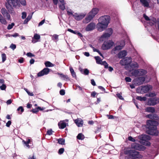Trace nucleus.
Returning <instances> with one entry per match:
<instances>
[{"mask_svg": "<svg viewBox=\"0 0 159 159\" xmlns=\"http://www.w3.org/2000/svg\"><path fill=\"white\" fill-rule=\"evenodd\" d=\"M68 120H62L60 121L58 123V125L60 129H64L67 124Z\"/></svg>", "mask_w": 159, "mask_h": 159, "instance_id": "20", "label": "nucleus"}, {"mask_svg": "<svg viewBox=\"0 0 159 159\" xmlns=\"http://www.w3.org/2000/svg\"><path fill=\"white\" fill-rule=\"evenodd\" d=\"M26 55L29 57H32L34 56V55L30 52H28L27 53Z\"/></svg>", "mask_w": 159, "mask_h": 159, "instance_id": "62", "label": "nucleus"}, {"mask_svg": "<svg viewBox=\"0 0 159 159\" xmlns=\"http://www.w3.org/2000/svg\"><path fill=\"white\" fill-rule=\"evenodd\" d=\"M114 44V42L111 40H107L104 41L102 46V48L103 50H106L110 49Z\"/></svg>", "mask_w": 159, "mask_h": 159, "instance_id": "12", "label": "nucleus"}, {"mask_svg": "<svg viewBox=\"0 0 159 159\" xmlns=\"http://www.w3.org/2000/svg\"><path fill=\"white\" fill-rule=\"evenodd\" d=\"M132 58L130 57H126L125 58L121 60L120 61V63L123 66H125V68L126 69L129 70V65L132 62Z\"/></svg>", "mask_w": 159, "mask_h": 159, "instance_id": "7", "label": "nucleus"}, {"mask_svg": "<svg viewBox=\"0 0 159 159\" xmlns=\"http://www.w3.org/2000/svg\"><path fill=\"white\" fill-rule=\"evenodd\" d=\"M6 85L3 84L0 86V88L2 90H4L6 89Z\"/></svg>", "mask_w": 159, "mask_h": 159, "instance_id": "49", "label": "nucleus"}, {"mask_svg": "<svg viewBox=\"0 0 159 159\" xmlns=\"http://www.w3.org/2000/svg\"><path fill=\"white\" fill-rule=\"evenodd\" d=\"M159 103V98H152L148 100L147 104L149 106H154Z\"/></svg>", "mask_w": 159, "mask_h": 159, "instance_id": "14", "label": "nucleus"}, {"mask_svg": "<svg viewBox=\"0 0 159 159\" xmlns=\"http://www.w3.org/2000/svg\"><path fill=\"white\" fill-rule=\"evenodd\" d=\"M57 74L60 75V77L63 80H65L66 81L70 80L69 77L67 75H65L63 74L59 73H58Z\"/></svg>", "mask_w": 159, "mask_h": 159, "instance_id": "30", "label": "nucleus"}, {"mask_svg": "<svg viewBox=\"0 0 159 159\" xmlns=\"http://www.w3.org/2000/svg\"><path fill=\"white\" fill-rule=\"evenodd\" d=\"M67 14L69 15H71L73 16V15H74L73 14V12L71 11L70 10H67Z\"/></svg>", "mask_w": 159, "mask_h": 159, "instance_id": "48", "label": "nucleus"}, {"mask_svg": "<svg viewBox=\"0 0 159 159\" xmlns=\"http://www.w3.org/2000/svg\"><path fill=\"white\" fill-rule=\"evenodd\" d=\"M20 4L23 6H25L26 5V2L25 0H19Z\"/></svg>", "mask_w": 159, "mask_h": 159, "instance_id": "44", "label": "nucleus"}, {"mask_svg": "<svg viewBox=\"0 0 159 159\" xmlns=\"http://www.w3.org/2000/svg\"><path fill=\"white\" fill-rule=\"evenodd\" d=\"M40 38V36L39 34H34V37L32 38V42L33 43H36L39 41V40Z\"/></svg>", "mask_w": 159, "mask_h": 159, "instance_id": "22", "label": "nucleus"}, {"mask_svg": "<svg viewBox=\"0 0 159 159\" xmlns=\"http://www.w3.org/2000/svg\"><path fill=\"white\" fill-rule=\"evenodd\" d=\"M14 25L15 24L13 23H11V24H9L7 26V29L8 30L11 29Z\"/></svg>", "mask_w": 159, "mask_h": 159, "instance_id": "39", "label": "nucleus"}, {"mask_svg": "<svg viewBox=\"0 0 159 159\" xmlns=\"http://www.w3.org/2000/svg\"><path fill=\"white\" fill-rule=\"evenodd\" d=\"M158 122L155 120H149L147 122V128L148 129L147 132L148 134L152 135H157L158 132L157 129V125Z\"/></svg>", "mask_w": 159, "mask_h": 159, "instance_id": "2", "label": "nucleus"}, {"mask_svg": "<svg viewBox=\"0 0 159 159\" xmlns=\"http://www.w3.org/2000/svg\"><path fill=\"white\" fill-rule=\"evenodd\" d=\"M45 21V19H43L42 21H41L40 22V23H39V26H40L43 25Z\"/></svg>", "mask_w": 159, "mask_h": 159, "instance_id": "58", "label": "nucleus"}, {"mask_svg": "<svg viewBox=\"0 0 159 159\" xmlns=\"http://www.w3.org/2000/svg\"><path fill=\"white\" fill-rule=\"evenodd\" d=\"M113 30L111 28H109L103 33L100 38L99 40L101 41H103L106 39L109 38L112 34Z\"/></svg>", "mask_w": 159, "mask_h": 159, "instance_id": "6", "label": "nucleus"}, {"mask_svg": "<svg viewBox=\"0 0 159 159\" xmlns=\"http://www.w3.org/2000/svg\"><path fill=\"white\" fill-rule=\"evenodd\" d=\"M52 39L53 40H56V41H57L58 39V35L57 34H54L52 36Z\"/></svg>", "mask_w": 159, "mask_h": 159, "instance_id": "38", "label": "nucleus"}, {"mask_svg": "<svg viewBox=\"0 0 159 159\" xmlns=\"http://www.w3.org/2000/svg\"><path fill=\"white\" fill-rule=\"evenodd\" d=\"M147 73L146 70L143 69H138L133 70L131 73L132 75L135 77L144 75Z\"/></svg>", "mask_w": 159, "mask_h": 159, "instance_id": "11", "label": "nucleus"}, {"mask_svg": "<svg viewBox=\"0 0 159 159\" xmlns=\"http://www.w3.org/2000/svg\"><path fill=\"white\" fill-rule=\"evenodd\" d=\"M125 80L127 82H130L131 81V79L128 77H127L125 78Z\"/></svg>", "mask_w": 159, "mask_h": 159, "instance_id": "53", "label": "nucleus"}, {"mask_svg": "<svg viewBox=\"0 0 159 159\" xmlns=\"http://www.w3.org/2000/svg\"><path fill=\"white\" fill-rule=\"evenodd\" d=\"M138 138L140 139V142L141 143L148 146L150 145V143L148 141V140L150 139V137L148 135H141L138 136Z\"/></svg>", "mask_w": 159, "mask_h": 159, "instance_id": "5", "label": "nucleus"}, {"mask_svg": "<svg viewBox=\"0 0 159 159\" xmlns=\"http://www.w3.org/2000/svg\"><path fill=\"white\" fill-rule=\"evenodd\" d=\"M67 30L71 33H72L73 34H76V32L74 31L73 30L70 29H68V30Z\"/></svg>", "mask_w": 159, "mask_h": 159, "instance_id": "55", "label": "nucleus"}, {"mask_svg": "<svg viewBox=\"0 0 159 159\" xmlns=\"http://www.w3.org/2000/svg\"><path fill=\"white\" fill-rule=\"evenodd\" d=\"M146 116L147 118L157 120L159 119L157 115L156 114H149L147 115Z\"/></svg>", "mask_w": 159, "mask_h": 159, "instance_id": "25", "label": "nucleus"}, {"mask_svg": "<svg viewBox=\"0 0 159 159\" xmlns=\"http://www.w3.org/2000/svg\"><path fill=\"white\" fill-rule=\"evenodd\" d=\"M128 139L129 140L132 142L135 141V140L131 136H129V137Z\"/></svg>", "mask_w": 159, "mask_h": 159, "instance_id": "57", "label": "nucleus"}, {"mask_svg": "<svg viewBox=\"0 0 159 159\" xmlns=\"http://www.w3.org/2000/svg\"><path fill=\"white\" fill-rule=\"evenodd\" d=\"M140 2L144 7H149L150 0H140Z\"/></svg>", "mask_w": 159, "mask_h": 159, "instance_id": "23", "label": "nucleus"}, {"mask_svg": "<svg viewBox=\"0 0 159 159\" xmlns=\"http://www.w3.org/2000/svg\"><path fill=\"white\" fill-rule=\"evenodd\" d=\"M143 16L145 19L148 21V23L150 25H152L156 23L157 20L155 18H152V19H150L144 14H143Z\"/></svg>", "mask_w": 159, "mask_h": 159, "instance_id": "17", "label": "nucleus"}, {"mask_svg": "<svg viewBox=\"0 0 159 159\" xmlns=\"http://www.w3.org/2000/svg\"><path fill=\"white\" fill-rule=\"evenodd\" d=\"M145 80L144 77H141L134 79L132 82L136 85H139L143 84Z\"/></svg>", "mask_w": 159, "mask_h": 159, "instance_id": "15", "label": "nucleus"}, {"mask_svg": "<svg viewBox=\"0 0 159 159\" xmlns=\"http://www.w3.org/2000/svg\"><path fill=\"white\" fill-rule=\"evenodd\" d=\"M60 93L61 95H64L65 94V91L64 89H61L60 91Z\"/></svg>", "mask_w": 159, "mask_h": 159, "instance_id": "54", "label": "nucleus"}, {"mask_svg": "<svg viewBox=\"0 0 159 159\" xmlns=\"http://www.w3.org/2000/svg\"><path fill=\"white\" fill-rule=\"evenodd\" d=\"M18 111H19L20 110V111L21 112V113H20V114H21L22 112H23L24 111V109L23 107L21 106L19 107L17 109Z\"/></svg>", "mask_w": 159, "mask_h": 159, "instance_id": "51", "label": "nucleus"}, {"mask_svg": "<svg viewBox=\"0 0 159 159\" xmlns=\"http://www.w3.org/2000/svg\"><path fill=\"white\" fill-rule=\"evenodd\" d=\"M101 64L103 65L104 66L105 68H108V65L106 61H104L103 62H102V63Z\"/></svg>", "mask_w": 159, "mask_h": 159, "instance_id": "45", "label": "nucleus"}, {"mask_svg": "<svg viewBox=\"0 0 159 159\" xmlns=\"http://www.w3.org/2000/svg\"><path fill=\"white\" fill-rule=\"evenodd\" d=\"M45 65L46 67H53L54 66V65L49 61H46L45 63Z\"/></svg>", "mask_w": 159, "mask_h": 159, "instance_id": "33", "label": "nucleus"}, {"mask_svg": "<svg viewBox=\"0 0 159 159\" xmlns=\"http://www.w3.org/2000/svg\"><path fill=\"white\" fill-rule=\"evenodd\" d=\"M146 95L149 97H153L155 96L156 95V94L155 93H150L148 94H147Z\"/></svg>", "mask_w": 159, "mask_h": 159, "instance_id": "42", "label": "nucleus"}, {"mask_svg": "<svg viewBox=\"0 0 159 159\" xmlns=\"http://www.w3.org/2000/svg\"><path fill=\"white\" fill-rule=\"evenodd\" d=\"M7 4L6 5V8L8 10V11H10V9L12 7H16L17 6L20 5L19 3L18 0H6Z\"/></svg>", "mask_w": 159, "mask_h": 159, "instance_id": "8", "label": "nucleus"}, {"mask_svg": "<svg viewBox=\"0 0 159 159\" xmlns=\"http://www.w3.org/2000/svg\"><path fill=\"white\" fill-rule=\"evenodd\" d=\"M131 147L132 149L140 151H143L146 149L144 146L136 143H133L131 144Z\"/></svg>", "mask_w": 159, "mask_h": 159, "instance_id": "13", "label": "nucleus"}, {"mask_svg": "<svg viewBox=\"0 0 159 159\" xmlns=\"http://www.w3.org/2000/svg\"><path fill=\"white\" fill-rule=\"evenodd\" d=\"M59 1L58 6L59 8L62 11L65 10L66 9V3L64 0H59Z\"/></svg>", "mask_w": 159, "mask_h": 159, "instance_id": "21", "label": "nucleus"}, {"mask_svg": "<svg viewBox=\"0 0 159 159\" xmlns=\"http://www.w3.org/2000/svg\"><path fill=\"white\" fill-rule=\"evenodd\" d=\"M58 143L61 144L63 145L65 143V139L60 138L58 139Z\"/></svg>", "mask_w": 159, "mask_h": 159, "instance_id": "37", "label": "nucleus"}, {"mask_svg": "<svg viewBox=\"0 0 159 159\" xmlns=\"http://www.w3.org/2000/svg\"><path fill=\"white\" fill-rule=\"evenodd\" d=\"M91 83L92 85H93V86L96 85V83H95V82L94 81V80L92 79V80H91Z\"/></svg>", "mask_w": 159, "mask_h": 159, "instance_id": "63", "label": "nucleus"}, {"mask_svg": "<svg viewBox=\"0 0 159 159\" xmlns=\"http://www.w3.org/2000/svg\"><path fill=\"white\" fill-rule=\"evenodd\" d=\"M117 97L120 99L124 100V99L120 93H117L116 94Z\"/></svg>", "mask_w": 159, "mask_h": 159, "instance_id": "50", "label": "nucleus"}, {"mask_svg": "<svg viewBox=\"0 0 159 159\" xmlns=\"http://www.w3.org/2000/svg\"><path fill=\"white\" fill-rule=\"evenodd\" d=\"M110 17L109 16H104L98 19V23L97 25L98 30L102 32L106 29L110 23Z\"/></svg>", "mask_w": 159, "mask_h": 159, "instance_id": "1", "label": "nucleus"}, {"mask_svg": "<svg viewBox=\"0 0 159 159\" xmlns=\"http://www.w3.org/2000/svg\"><path fill=\"white\" fill-rule=\"evenodd\" d=\"M1 12L3 16L0 14V22L3 24L6 25L7 22L4 17L9 20L11 19L10 15L4 8H2Z\"/></svg>", "mask_w": 159, "mask_h": 159, "instance_id": "3", "label": "nucleus"}, {"mask_svg": "<svg viewBox=\"0 0 159 159\" xmlns=\"http://www.w3.org/2000/svg\"><path fill=\"white\" fill-rule=\"evenodd\" d=\"M31 111H32L33 113H36L39 111V110L37 108L33 109Z\"/></svg>", "mask_w": 159, "mask_h": 159, "instance_id": "56", "label": "nucleus"}, {"mask_svg": "<svg viewBox=\"0 0 159 159\" xmlns=\"http://www.w3.org/2000/svg\"><path fill=\"white\" fill-rule=\"evenodd\" d=\"M125 45V42L124 41H122L121 42L120 45L116 46L114 48L115 50H120Z\"/></svg>", "mask_w": 159, "mask_h": 159, "instance_id": "27", "label": "nucleus"}, {"mask_svg": "<svg viewBox=\"0 0 159 159\" xmlns=\"http://www.w3.org/2000/svg\"><path fill=\"white\" fill-rule=\"evenodd\" d=\"M22 16H21V18L22 19H25L26 16H27V14L25 12H23L22 13Z\"/></svg>", "mask_w": 159, "mask_h": 159, "instance_id": "41", "label": "nucleus"}, {"mask_svg": "<svg viewBox=\"0 0 159 159\" xmlns=\"http://www.w3.org/2000/svg\"><path fill=\"white\" fill-rule=\"evenodd\" d=\"M70 70L73 77H76L75 73L74 70L71 66L70 67Z\"/></svg>", "mask_w": 159, "mask_h": 159, "instance_id": "32", "label": "nucleus"}, {"mask_svg": "<svg viewBox=\"0 0 159 159\" xmlns=\"http://www.w3.org/2000/svg\"><path fill=\"white\" fill-rule=\"evenodd\" d=\"M10 47L13 50H14L16 48V46L15 44L12 43Z\"/></svg>", "mask_w": 159, "mask_h": 159, "instance_id": "46", "label": "nucleus"}, {"mask_svg": "<svg viewBox=\"0 0 159 159\" xmlns=\"http://www.w3.org/2000/svg\"><path fill=\"white\" fill-rule=\"evenodd\" d=\"M22 142L26 146V147L28 148H30V146L29 145V144L30 143V139H28L26 141H25V140H23L22 141Z\"/></svg>", "mask_w": 159, "mask_h": 159, "instance_id": "31", "label": "nucleus"}, {"mask_svg": "<svg viewBox=\"0 0 159 159\" xmlns=\"http://www.w3.org/2000/svg\"><path fill=\"white\" fill-rule=\"evenodd\" d=\"M11 124V121L10 120L8 121L6 123V125L7 127H9Z\"/></svg>", "mask_w": 159, "mask_h": 159, "instance_id": "59", "label": "nucleus"}, {"mask_svg": "<svg viewBox=\"0 0 159 159\" xmlns=\"http://www.w3.org/2000/svg\"><path fill=\"white\" fill-rule=\"evenodd\" d=\"M77 138L79 139L83 140L84 138V137L83 134L82 133H80L78 134Z\"/></svg>", "mask_w": 159, "mask_h": 159, "instance_id": "36", "label": "nucleus"}, {"mask_svg": "<svg viewBox=\"0 0 159 159\" xmlns=\"http://www.w3.org/2000/svg\"><path fill=\"white\" fill-rule=\"evenodd\" d=\"M86 13H83L79 14L77 13H75L73 15V16L75 19L79 21L82 19L86 16Z\"/></svg>", "mask_w": 159, "mask_h": 159, "instance_id": "16", "label": "nucleus"}, {"mask_svg": "<svg viewBox=\"0 0 159 159\" xmlns=\"http://www.w3.org/2000/svg\"><path fill=\"white\" fill-rule=\"evenodd\" d=\"M152 87L151 85H146L139 87L136 89V92L141 94L147 93L152 89Z\"/></svg>", "mask_w": 159, "mask_h": 159, "instance_id": "9", "label": "nucleus"}, {"mask_svg": "<svg viewBox=\"0 0 159 159\" xmlns=\"http://www.w3.org/2000/svg\"><path fill=\"white\" fill-rule=\"evenodd\" d=\"M64 150V148H61L59 149L58 151V153L60 154H62Z\"/></svg>", "mask_w": 159, "mask_h": 159, "instance_id": "52", "label": "nucleus"}, {"mask_svg": "<svg viewBox=\"0 0 159 159\" xmlns=\"http://www.w3.org/2000/svg\"><path fill=\"white\" fill-rule=\"evenodd\" d=\"M127 55V52L125 50H123L120 52L118 55L119 58H122L124 57Z\"/></svg>", "mask_w": 159, "mask_h": 159, "instance_id": "29", "label": "nucleus"}, {"mask_svg": "<svg viewBox=\"0 0 159 159\" xmlns=\"http://www.w3.org/2000/svg\"><path fill=\"white\" fill-rule=\"evenodd\" d=\"M52 129H50L47 131V134L48 135H50L52 134Z\"/></svg>", "mask_w": 159, "mask_h": 159, "instance_id": "47", "label": "nucleus"}, {"mask_svg": "<svg viewBox=\"0 0 159 159\" xmlns=\"http://www.w3.org/2000/svg\"><path fill=\"white\" fill-rule=\"evenodd\" d=\"M125 153L126 154H129L132 157L141 158L142 157V156L139 154V152L134 150H126L125 151Z\"/></svg>", "mask_w": 159, "mask_h": 159, "instance_id": "10", "label": "nucleus"}, {"mask_svg": "<svg viewBox=\"0 0 159 159\" xmlns=\"http://www.w3.org/2000/svg\"><path fill=\"white\" fill-rule=\"evenodd\" d=\"M50 69L48 68H45L38 74V76H41L45 75H47L49 73Z\"/></svg>", "mask_w": 159, "mask_h": 159, "instance_id": "19", "label": "nucleus"}, {"mask_svg": "<svg viewBox=\"0 0 159 159\" xmlns=\"http://www.w3.org/2000/svg\"><path fill=\"white\" fill-rule=\"evenodd\" d=\"M136 98L140 101H145L147 100V98L145 97H142L141 96H137L136 97Z\"/></svg>", "mask_w": 159, "mask_h": 159, "instance_id": "35", "label": "nucleus"}, {"mask_svg": "<svg viewBox=\"0 0 159 159\" xmlns=\"http://www.w3.org/2000/svg\"><path fill=\"white\" fill-rule=\"evenodd\" d=\"M33 14V13H32V14L29 15L28 16H27V18H26V19H28L29 20H30L31 19V18H32V15Z\"/></svg>", "mask_w": 159, "mask_h": 159, "instance_id": "61", "label": "nucleus"}, {"mask_svg": "<svg viewBox=\"0 0 159 159\" xmlns=\"http://www.w3.org/2000/svg\"><path fill=\"white\" fill-rule=\"evenodd\" d=\"M145 111L146 112L153 113L155 112V109L154 107H148L145 109Z\"/></svg>", "mask_w": 159, "mask_h": 159, "instance_id": "28", "label": "nucleus"}, {"mask_svg": "<svg viewBox=\"0 0 159 159\" xmlns=\"http://www.w3.org/2000/svg\"><path fill=\"white\" fill-rule=\"evenodd\" d=\"M99 11V9L97 8H93L88 14L87 16L83 20V22L87 23L89 22L97 15Z\"/></svg>", "mask_w": 159, "mask_h": 159, "instance_id": "4", "label": "nucleus"}, {"mask_svg": "<svg viewBox=\"0 0 159 159\" xmlns=\"http://www.w3.org/2000/svg\"><path fill=\"white\" fill-rule=\"evenodd\" d=\"M129 67H130V69L128 70L130 71L132 69L136 68H138L139 67V66L137 63L135 62H131L129 65Z\"/></svg>", "mask_w": 159, "mask_h": 159, "instance_id": "24", "label": "nucleus"}, {"mask_svg": "<svg viewBox=\"0 0 159 159\" xmlns=\"http://www.w3.org/2000/svg\"><path fill=\"white\" fill-rule=\"evenodd\" d=\"M2 62H4L6 60V55L5 53H3L2 54Z\"/></svg>", "mask_w": 159, "mask_h": 159, "instance_id": "40", "label": "nucleus"}, {"mask_svg": "<svg viewBox=\"0 0 159 159\" xmlns=\"http://www.w3.org/2000/svg\"><path fill=\"white\" fill-rule=\"evenodd\" d=\"M95 58L96 60V62L97 64H101L102 63V61L99 57H95Z\"/></svg>", "mask_w": 159, "mask_h": 159, "instance_id": "34", "label": "nucleus"}, {"mask_svg": "<svg viewBox=\"0 0 159 159\" xmlns=\"http://www.w3.org/2000/svg\"><path fill=\"white\" fill-rule=\"evenodd\" d=\"M19 36V34L17 33H15L14 34L11 35V37H16Z\"/></svg>", "mask_w": 159, "mask_h": 159, "instance_id": "60", "label": "nucleus"}, {"mask_svg": "<svg viewBox=\"0 0 159 159\" xmlns=\"http://www.w3.org/2000/svg\"><path fill=\"white\" fill-rule=\"evenodd\" d=\"M97 94V93L95 92H93L91 94V96L93 97H95L96 95Z\"/></svg>", "mask_w": 159, "mask_h": 159, "instance_id": "64", "label": "nucleus"}, {"mask_svg": "<svg viewBox=\"0 0 159 159\" xmlns=\"http://www.w3.org/2000/svg\"><path fill=\"white\" fill-rule=\"evenodd\" d=\"M89 73V70L87 69H84V72L83 74L85 75H88Z\"/></svg>", "mask_w": 159, "mask_h": 159, "instance_id": "43", "label": "nucleus"}, {"mask_svg": "<svg viewBox=\"0 0 159 159\" xmlns=\"http://www.w3.org/2000/svg\"><path fill=\"white\" fill-rule=\"evenodd\" d=\"M96 27V24L93 22L89 24L85 28V30L87 31H91L94 30Z\"/></svg>", "mask_w": 159, "mask_h": 159, "instance_id": "18", "label": "nucleus"}, {"mask_svg": "<svg viewBox=\"0 0 159 159\" xmlns=\"http://www.w3.org/2000/svg\"><path fill=\"white\" fill-rule=\"evenodd\" d=\"M75 122L78 127H80L83 126V121L82 119H77L75 120Z\"/></svg>", "mask_w": 159, "mask_h": 159, "instance_id": "26", "label": "nucleus"}]
</instances>
